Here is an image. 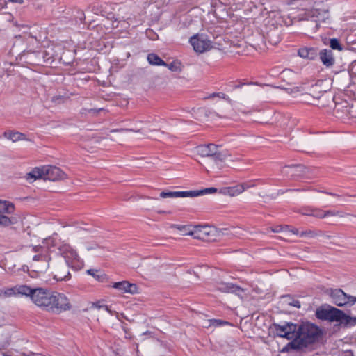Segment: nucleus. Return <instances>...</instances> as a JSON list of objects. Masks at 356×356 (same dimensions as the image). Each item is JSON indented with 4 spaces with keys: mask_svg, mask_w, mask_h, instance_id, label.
<instances>
[{
    "mask_svg": "<svg viewBox=\"0 0 356 356\" xmlns=\"http://www.w3.org/2000/svg\"><path fill=\"white\" fill-rule=\"evenodd\" d=\"M112 26L113 27H118V23L116 22H113L112 23Z\"/></svg>",
    "mask_w": 356,
    "mask_h": 356,
    "instance_id": "obj_51",
    "label": "nucleus"
},
{
    "mask_svg": "<svg viewBox=\"0 0 356 356\" xmlns=\"http://www.w3.org/2000/svg\"><path fill=\"white\" fill-rule=\"evenodd\" d=\"M51 261V258L48 254H39L33 257L30 267L34 272L44 273L48 269H50Z\"/></svg>",
    "mask_w": 356,
    "mask_h": 356,
    "instance_id": "obj_8",
    "label": "nucleus"
},
{
    "mask_svg": "<svg viewBox=\"0 0 356 356\" xmlns=\"http://www.w3.org/2000/svg\"><path fill=\"white\" fill-rule=\"evenodd\" d=\"M355 67H356V63H353L352 66H351V68H350L351 73H354V69H355Z\"/></svg>",
    "mask_w": 356,
    "mask_h": 356,
    "instance_id": "obj_49",
    "label": "nucleus"
},
{
    "mask_svg": "<svg viewBox=\"0 0 356 356\" xmlns=\"http://www.w3.org/2000/svg\"><path fill=\"white\" fill-rule=\"evenodd\" d=\"M291 232L293 234H296V235H299V236H300V232L298 231V229H296V228L292 229L291 230Z\"/></svg>",
    "mask_w": 356,
    "mask_h": 356,
    "instance_id": "obj_48",
    "label": "nucleus"
},
{
    "mask_svg": "<svg viewBox=\"0 0 356 356\" xmlns=\"http://www.w3.org/2000/svg\"><path fill=\"white\" fill-rule=\"evenodd\" d=\"M5 75V70L3 68L0 67V81L3 78V76Z\"/></svg>",
    "mask_w": 356,
    "mask_h": 356,
    "instance_id": "obj_46",
    "label": "nucleus"
},
{
    "mask_svg": "<svg viewBox=\"0 0 356 356\" xmlns=\"http://www.w3.org/2000/svg\"><path fill=\"white\" fill-rule=\"evenodd\" d=\"M71 305L67 297L60 293L52 292L50 305L47 311L59 314L62 312L70 309Z\"/></svg>",
    "mask_w": 356,
    "mask_h": 356,
    "instance_id": "obj_5",
    "label": "nucleus"
},
{
    "mask_svg": "<svg viewBox=\"0 0 356 356\" xmlns=\"http://www.w3.org/2000/svg\"><path fill=\"white\" fill-rule=\"evenodd\" d=\"M227 154L225 152L220 151L213 156L202 159L200 163L207 168V171L218 170L224 167V162L227 159Z\"/></svg>",
    "mask_w": 356,
    "mask_h": 356,
    "instance_id": "obj_9",
    "label": "nucleus"
},
{
    "mask_svg": "<svg viewBox=\"0 0 356 356\" xmlns=\"http://www.w3.org/2000/svg\"><path fill=\"white\" fill-rule=\"evenodd\" d=\"M298 55L304 59L314 60L317 56V51L313 47H303L298 49Z\"/></svg>",
    "mask_w": 356,
    "mask_h": 356,
    "instance_id": "obj_19",
    "label": "nucleus"
},
{
    "mask_svg": "<svg viewBox=\"0 0 356 356\" xmlns=\"http://www.w3.org/2000/svg\"><path fill=\"white\" fill-rule=\"evenodd\" d=\"M147 60L150 65H167V63L164 62L157 54H149L147 55Z\"/></svg>",
    "mask_w": 356,
    "mask_h": 356,
    "instance_id": "obj_25",
    "label": "nucleus"
},
{
    "mask_svg": "<svg viewBox=\"0 0 356 356\" xmlns=\"http://www.w3.org/2000/svg\"><path fill=\"white\" fill-rule=\"evenodd\" d=\"M246 188L244 185H237L233 187H225L220 190V193L223 195H227L229 196H236L243 193Z\"/></svg>",
    "mask_w": 356,
    "mask_h": 356,
    "instance_id": "obj_21",
    "label": "nucleus"
},
{
    "mask_svg": "<svg viewBox=\"0 0 356 356\" xmlns=\"http://www.w3.org/2000/svg\"><path fill=\"white\" fill-rule=\"evenodd\" d=\"M318 23H316V29H318Z\"/></svg>",
    "mask_w": 356,
    "mask_h": 356,
    "instance_id": "obj_54",
    "label": "nucleus"
},
{
    "mask_svg": "<svg viewBox=\"0 0 356 356\" xmlns=\"http://www.w3.org/2000/svg\"><path fill=\"white\" fill-rule=\"evenodd\" d=\"M324 83L323 81H320L318 82V83H316L314 86V90H317L318 89V87H320L321 85H323Z\"/></svg>",
    "mask_w": 356,
    "mask_h": 356,
    "instance_id": "obj_45",
    "label": "nucleus"
},
{
    "mask_svg": "<svg viewBox=\"0 0 356 356\" xmlns=\"http://www.w3.org/2000/svg\"><path fill=\"white\" fill-rule=\"evenodd\" d=\"M17 222L15 218H8L6 216L0 213V225L8 226L15 224Z\"/></svg>",
    "mask_w": 356,
    "mask_h": 356,
    "instance_id": "obj_29",
    "label": "nucleus"
},
{
    "mask_svg": "<svg viewBox=\"0 0 356 356\" xmlns=\"http://www.w3.org/2000/svg\"><path fill=\"white\" fill-rule=\"evenodd\" d=\"M330 297L332 302L339 307L352 305L356 302V297L347 295L340 289L332 290Z\"/></svg>",
    "mask_w": 356,
    "mask_h": 356,
    "instance_id": "obj_11",
    "label": "nucleus"
},
{
    "mask_svg": "<svg viewBox=\"0 0 356 356\" xmlns=\"http://www.w3.org/2000/svg\"><path fill=\"white\" fill-rule=\"evenodd\" d=\"M330 47L332 49L338 50L339 51L343 50V47L337 38H332L330 40Z\"/></svg>",
    "mask_w": 356,
    "mask_h": 356,
    "instance_id": "obj_31",
    "label": "nucleus"
},
{
    "mask_svg": "<svg viewBox=\"0 0 356 356\" xmlns=\"http://www.w3.org/2000/svg\"><path fill=\"white\" fill-rule=\"evenodd\" d=\"M44 177V166L42 168H35L30 172H29L26 178L27 180L35 181L38 179H43Z\"/></svg>",
    "mask_w": 356,
    "mask_h": 356,
    "instance_id": "obj_22",
    "label": "nucleus"
},
{
    "mask_svg": "<svg viewBox=\"0 0 356 356\" xmlns=\"http://www.w3.org/2000/svg\"><path fill=\"white\" fill-rule=\"evenodd\" d=\"M327 89H328V87H327V88H325V92H327Z\"/></svg>",
    "mask_w": 356,
    "mask_h": 356,
    "instance_id": "obj_56",
    "label": "nucleus"
},
{
    "mask_svg": "<svg viewBox=\"0 0 356 356\" xmlns=\"http://www.w3.org/2000/svg\"><path fill=\"white\" fill-rule=\"evenodd\" d=\"M92 307L93 308H95V309H98V310H99L101 309H103L104 310L108 312L111 314H113V312L111 309H109L108 307L106 305L101 304L100 302H97L93 303Z\"/></svg>",
    "mask_w": 356,
    "mask_h": 356,
    "instance_id": "obj_34",
    "label": "nucleus"
},
{
    "mask_svg": "<svg viewBox=\"0 0 356 356\" xmlns=\"http://www.w3.org/2000/svg\"><path fill=\"white\" fill-rule=\"evenodd\" d=\"M66 175L59 168L55 166H44V180L52 181L63 179Z\"/></svg>",
    "mask_w": 356,
    "mask_h": 356,
    "instance_id": "obj_14",
    "label": "nucleus"
},
{
    "mask_svg": "<svg viewBox=\"0 0 356 356\" xmlns=\"http://www.w3.org/2000/svg\"><path fill=\"white\" fill-rule=\"evenodd\" d=\"M319 57L323 64L326 67H332L335 63V59L332 50L323 49L319 53Z\"/></svg>",
    "mask_w": 356,
    "mask_h": 356,
    "instance_id": "obj_18",
    "label": "nucleus"
},
{
    "mask_svg": "<svg viewBox=\"0 0 356 356\" xmlns=\"http://www.w3.org/2000/svg\"><path fill=\"white\" fill-rule=\"evenodd\" d=\"M320 236H324V234L323 232L318 229H307L300 233V236L302 238H314Z\"/></svg>",
    "mask_w": 356,
    "mask_h": 356,
    "instance_id": "obj_24",
    "label": "nucleus"
},
{
    "mask_svg": "<svg viewBox=\"0 0 356 356\" xmlns=\"http://www.w3.org/2000/svg\"><path fill=\"white\" fill-rule=\"evenodd\" d=\"M33 250L35 252H43V248L41 246H35L33 248Z\"/></svg>",
    "mask_w": 356,
    "mask_h": 356,
    "instance_id": "obj_43",
    "label": "nucleus"
},
{
    "mask_svg": "<svg viewBox=\"0 0 356 356\" xmlns=\"http://www.w3.org/2000/svg\"><path fill=\"white\" fill-rule=\"evenodd\" d=\"M3 136L13 143L26 140V136L18 131H6L3 133Z\"/></svg>",
    "mask_w": 356,
    "mask_h": 356,
    "instance_id": "obj_23",
    "label": "nucleus"
},
{
    "mask_svg": "<svg viewBox=\"0 0 356 356\" xmlns=\"http://www.w3.org/2000/svg\"><path fill=\"white\" fill-rule=\"evenodd\" d=\"M113 288L118 289L124 293H129L131 294H134L138 292V286L136 284L129 283L127 281H122L119 282H115L113 284Z\"/></svg>",
    "mask_w": 356,
    "mask_h": 356,
    "instance_id": "obj_17",
    "label": "nucleus"
},
{
    "mask_svg": "<svg viewBox=\"0 0 356 356\" xmlns=\"http://www.w3.org/2000/svg\"><path fill=\"white\" fill-rule=\"evenodd\" d=\"M310 208H305V209H302L299 212L302 214V215H304V216H307L306 214H305L304 213H312V211L309 210Z\"/></svg>",
    "mask_w": 356,
    "mask_h": 356,
    "instance_id": "obj_38",
    "label": "nucleus"
},
{
    "mask_svg": "<svg viewBox=\"0 0 356 356\" xmlns=\"http://www.w3.org/2000/svg\"><path fill=\"white\" fill-rule=\"evenodd\" d=\"M316 316L321 320H328L330 321H339L346 325L352 324V318L345 314L342 311L334 308H319L316 312Z\"/></svg>",
    "mask_w": 356,
    "mask_h": 356,
    "instance_id": "obj_2",
    "label": "nucleus"
},
{
    "mask_svg": "<svg viewBox=\"0 0 356 356\" xmlns=\"http://www.w3.org/2000/svg\"><path fill=\"white\" fill-rule=\"evenodd\" d=\"M99 272V270L97 269H89L87 270V273L88 275H90L92 277H95L97 280H100L103 277L104 275L97 274Z\"/></svg>",
    "mask_w": 356,
    "mask_h": 356,
    "instance_id": "obj_35",
    "label": "nucleus"
},
{
    "mask_svg": "<svg viewBox=\"0 0 356 356\" xmlns=\"http://www.w3.org/2000/svg\"><path fill=\"white\" fill-rule=\"evenodd\" d=\"M319 14H320V12L317 10L313 11L312 17H316V18H318V19L315 20V22L320 21V19L318 17Z\"/></svg>",
    "mask_w": 356,
    "mask_h": 356,
    "instance_id": "obj_40",
    "label": "nucleus"
},
{
    "mask_svg": "<svg viewBox=\"0 0 356 356\" xmlns=\"http://www.w3.org/2000/svg\"><path fill=\"white\" fill-rule=\"evenodd\" d=\"M30 292L29 286L26 285H16L14 287L8 288L4 290L3 295L6 297L12 296H25Z\"/></svg>",
    "mask_w": 356,
    "mask_h": 356,
    "instance_id": "obj_16",
    "label": "nucleus"
},
{
    "mask_svg": "<svg viewBox=\"0 0 356 356\" xmlns=\"http://www.w3.org/2000/svg\"><path fill=\"white\" fill-rule=\"evenodd\" d=\"M307 172V169L302 165H296L293 166H286L284 172L286 174H291L292 176H300Z\"/></svg>",
    "mask_w": 356,
    "mask_h": 356,
    "instance_id": "obj_20",
    "label": "nucleus"
},
{
    "mask_svg": "<svg viewBox=\"0 0 356 356\" xmlns=\"http://www.w3.org/2000/svg\"><path fill=\"white\" fill-rule=\"evenodd\" d=\"M216 229L210 226H195L193 230L188 233V235L193 236L195 238L202 241L214 240Z\"/></svg>",
    "mask_w": 356,
    "mask_h": 356,
    "instance_id": "obj_10",
    "label": "nucleus"
},
{
    "mask_svg": "<svg viewBox=\"0 0 356 356\" xmlns=\"http://www.w3.org/2000/svg\"><path fill=\"white\" fill-rule=\"evenodd\" d=\"M322 332L319 327L310 323H303L300 325L296 324L295 337L289 343L294 350H299L316 342Z\"/></svg>",
    "mask_w": 356,
    "mask_h": 356,
    "instance_id": "obj_1",
    "label": "nucleus"
},
{
    "mask_svg": "<svg viewBox=\"0 0 356 356\" xmlns=\"http://www.w3.org/2000/svg\"><path fill=\"white\" fill-rule=\"evenodd\" d=\"M216 93H217V92L212 93V94H211L209 97H207V99L213 98V97H216Z\"/></svg>",
    "mask_w": 356,
    "mask_h": 356,
    "instance_id": "obj_50",
    "label": "nucleus"
},
{
    "mask_svg": "<svg viewBox=\"0 0 356 356\" xmlns=\"http://www.w3.org/2000/svg\"><path fill=\"white\" fill-rule=\"evenodd\" d=\"M30 292L27 293L26 296L31 298V300L37 306L46 310L50 305L52 292L43 288L32 289L29 287Z\"/></svg>",
    "mask_w": 356,
    "mask_h": 356,
    "instance_id": "obj_3",
    "label": "nucleus"
},
{
    "mask_svg": "<svg viewBox=\"0 0 356 356\" xmlns=\"http://www.w3.org/2000/svg\"><path fill=\"white\" fill-rule=\"evenodd\" d=\"M282 227L271 228L270 230L273 232H280L282 230Z\"/></svg>",
    "mask_w": 356,
    "mask_h": 356,
    "instance_id": "obj_47",
    "label": "nucleus"
},
{
    "mask_svg": "<svg viewBox=\"0 0 356 356\" xmlns=\"http://www.w3.org/2000/svg\"><path fill=\"white\" fill-rule=\"evenodd\" d=\"M346 216H347L346 213H345L344 212L341 211H336V210L325 211V218L329 217V216H337L339 218H344Z\"/></svg>",
    "mask_w": 356,
    "mask_h": 356,
    "instance_id": "obj_30",
    "label": "nucleus"
},
{
    "mask_svg": "<svg viewBox=\"0 0 356 356\" xmlns=\"http://www.w3.org/2000/svg\"><path fill=\"white\" fill-rule=\"evenodd\" d=\"M9 2L13 3L22 4L24 3V0H8Z\"/></svg>",
    "mask_w": 356,
    "mask_h": 356,
    "instance_id": "obj_44",
    "label": "nucleus"
},
{
    "mask_svg": "<svg viewBox=\"0 0 356 356\" xmlns=\"http://www.w3.org/2000/svg\"><path fill=\"white\" fill-rule=\"evenodd\" d=\"M60 257L68 266H71L75 270L81 269L83 266V262L79 258L76 252L69 245L64 244L59 248Z\"/></svg>",
    "mask_w": 356,
    "mask_h": 356,
    "instance_id": "obj_4",
    "label": "nucleus"
},
{
    "mask_svg": "<svg viewBox=\"0 0 356 356\" xmlns=\"http://www.w3.org/2000/svg\"><path fill=\"white\" fill-rule=\"evenodd\" d=\"M116 131H120V132H125V131L139 132L140 130L134 131V129H121L120 131H118V130H112L111 131V132H116Z\"/></svg>",
    "mask_w": 356,
    "mask_h": 356,
    "instance_id": "obj_39",
    "label": "nucleus"
},
{
    "mask_svg": "<svg viewBox=\"0 0 356 356\" xmlns=\"http://www.w3.org/2000/svg\"><path fill=\"white\" fill-rule=\"evenodd\" d=\"M100 248V246H99L97 245H95V246L88 245V246H87L86 249H87V250L90 251V250H96L97 248Z\"/></svg>",
    "mask_w": 356,
    "mask_h": 356,
    "instance_id": "obj_42",
    "label": "nucleus"
},
{
    "mask_svg": "<svg viewBox=\"0 0 356 356\" xmlns=\"http://www.w3.org/2000/svg\"><path fill=\"white\" fill-rule=\"evenodd\" d=\"M172 72H181V63L178 61H173L165 65Z\"/></svg>",
    "mask_w": 356,
    "mask_h": 356,
    "instance_id": "obj_32",
    "label": "nucleus"
},
{
    "mask_svg": "<svg viewBox=\"0 0 356 356\" xmlns=\"http://www.w3.org/2000/svg\"><path fill=\"white\" fill-rule=\"evenodd\" d=\"M14 211V205L8 201H0V213L5 212L11 213Z\"/></svg>",
    "mask_w": 356,
    "mask_h": 356,
    "instance_id": "obj_27",
    "label": "nucleus"
},
{
    "mask_svg": "<svg viewBox=\"0 0 356 356\" xmlns=\"http://www.w3.org/2000/svg\"><path fill=\"white\" fill-rule=\"evenodd\" d=\"M291 305L300 308L301 307L300 302L298 300H294L292 303H291Z\"/></svg>",
    "mask_w": 356,
    "mask_h": 356,
    "instance_id": "obj_41",
    "label": "nucleus"
},
{
    "mask_svg": "<svg viewBox=\"0 0 356 356\" xmlns=\"http://www.w3.org/2000/svg\"><path fill=\"white\" fill-rule=\"evenodd\" d=\"M233 293H235L236 294L237 296H238L241 299H244V298H247V293H246V290L245 289H243L242 288H240L237 286H236V289H234V291L233 292Z\"/></svg>",
    "mask_w": 356,
    "mask_h": 356,
    "instance_id": "obj_33",
    "label": "nucleus"
},
{
    "mask_svg": "<svg viewBox=\"0 0 356 356\" xmlns=\"http://www.w3.org/2000/svg\"><path fill=\"white\" fill-rule=\"evenodd\" d=\"M156 139H161V137L160 136H157Z\"/></svg>",
    "mask_w": 356,
    "mask_h": 356,
    "instance_id": "obj_57",
    "label": "nucleus"
},
{
    "mask_svg": "<svg viewBox=\"0 0 356 356\" xmlns=\"http://www.w3.org/2000/svg\"><path fill=\"white\" fill-rule=\"evenodd\" d=\"M196 152L202 159L210 158L219 152L218 147L214 144L202 145L196 147Z\"/></svg>",
    "mask_w": 356,
    "mask_h": 356,
    "instance_id": "obj_15",
    "label": "nucleus"
},
{
    "mask_svg": "<svg viewBox=\"0 0 356 356\" xmlns=\"http://www.w3.org/2000/svg\"><path fill=\"white\" fill-rule=\"evenodd\" d=\"M217 188L214 187L207 188L202 190L188 191H162L160 197L162 198H177L187 197H197L207 194L215 193Z\"/></svg>",
    "mask_w": 356,
    "mask_h": 356,
    "instance_id": "obj_6",
    "label": "nucleus"
},
{
    "mask_svg": "<svg viewBox=\"0 0 356 356\" xmlns=\"http://www.w3.org/2000/svg\"><path fill=\"white\" fill-rule=\"evenodd\" d=\"M218 289L222 292L233 293L236 285L231 283L220 282L218 284Z\"/></svg>",
    "mask_w": 356,
    "mask_h": 356,
    "instance_id": "obj_26",
    "label": "nucleus"
},
{
    "mask_svg": "<svg viewBox=\"0 0 356 356\" xmlns=\"http://www.w3.org/2000/svg\"><path fill=\"white\" fill-rule=\"evenodd\" d=\"M47 241H51V238H48V239H46Z\"/></svg>",
    "mask_w": 356,
    "mask_h": 356,
    "instance_id": "obj_55",
    "label": "nucleus"
},
{
    "mask_svg": "<svg viewBox=\"0 0 356 356\" xmlns=\"http://www.w3.org/2000/svg\"><path fill=\"white\" fill-rule=\"evenodd\" d=\"M190 43L197 53L209 51L212 47L211 42L204 35L197 34L190 39Z\"/></svg>",
    "mask_w": 356,
    "mask_h": 356,
    "instance_id": "obj_12",
    "label": "nucleus"
},
{
    "mask_svg": "<svg viewBox=\"0 0 356 356\" xmlns=\"http://www.w3.org/2000/svg\"><path fill=\"white\" fill-rule=\"evenodd\" d=\"M69 267L61 257H57L51 262L50 270L54 279L62 281L70 277Z\"/></svg>",
    "mask_w": 356,
    "mask_h": 356,
    "instance_id": "obj_7",
    "label": "nucleus"
},
{
    "mask_svg": "<svg viewBox=\"0 0 356 356\" xmlns=\"http://www.w3.org/2000/svg\"><path fill=\"white\" fill-rule=\"evenodd\" d=\"M210 322H211V325H221L222 323H227V322H222L220 320H216V319L210 320Z\"/></svg>",
    "mask_w": 356,
    "mask_h": 356,
    "instance_id": "obj_37",
    "label": "nucleus"
},
{
    "mask_svg": "<svg viewBox=\"0 0 356 356\" xmlns=\"http://www.w3.org/2000/svg\"><path fill=\"white\" fill-rule=\"evenodd\" d=\"M323 234H324V236H323L324 238H332V236H330V235H327V234H325L324 232H323Z\"/></svg>",
    "mask_w": 356,
    "mask_h": 356,
    "instance_id": "obj_52",
    "label": "nucleus"
},
{
    "mask_svg": "<svg viewBox=\"0 0 356 356\" xmlns=\"http://www.w3.org/2000/svg\"><path fill=\"white\" fill-rule=\"evenodd\" d=\"M243 85H244V83H240V84H238V85H236V86H234V88H241V87L242 86H243Z\"/></svg>",
    "mask_w": 356,
    "mask_h": 356,
    "instance_id": "obj_53",
    "label": "nucleus"
},
{
    "mask_svg": "<svg viewBox=\"0 0 356 356\" xmlns=\"http://www.w3.org/2000/svg\"><path fill=\"white\" fill-rule=\"evenodd\" d=\"M312 213H304L308 216H313L317 218L323 219L325 218V211L318 208L309 209Z\"/></svg>",
    "mask_w": 356,
    "mask_h": 356,
    "instance_id": "obj_28",
    "label": "nucleus"
},
{
    "mask_svg": "<svg viewBox=\"0 0 356 356\" xmlns=\"http://www.w3.org/2000/svg\"><path fill=\"white\" fill-rule=\"evenodd\" d=\"M273 329L275 334L280 337H284L292 341L295 337L296 324L287 323L284 325L274 324Z\"/></svg>",
    "mask_w": 356,
    "mask_h": 356,
    "instance_id": "obj_13",
    "label": "nucleus"
},
{
    "mask_svg": "<svg viewBox=\"0 0 356 356\" xmlns=\"http://www.w3.org/2000/svg\"><path fill=\"white\" fill-rule=\"evenodd\" d=\"M216 97H219V98H221V99H225L228 102H230V99L228 96H227L225 93L223 92H217L216 93Z\"/></svg>",
    "mask_w": 356,
    "mask_h": 356,
    "instance_id": "obj_36",
    "label": "nucleus"
}]
</instances>
